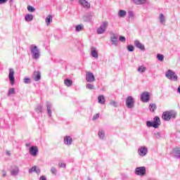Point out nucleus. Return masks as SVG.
Instances as JSON below:
<instances>
[{"mask_svg": "<svg viewBox=\"0 0 180 180\" xmlns=\"http://www.w3.org/2000/svg\"><path fill=\"white\" fill-rule=\"evenodd\" d=\"M147 153H148V149L146 146H141L138 149V154L141 157H145V155H147Z\"/></svg>", "mask_w": 180, "mask_h": 180, "instance_id": "8", "label": "nucleus"}, {"mask_svg": "<svg viewBox=\"0 0 180 180\" xmlns=\"http://www.w3.org/2000/svg\"><path fill=\"white\" fill-rule=\"evenodd\" d=\"M127 15V12L124 10H120L118 12L119 18H124Z\"/></svg>", "mask_w": 180, "mask_h": 180, "instance_id": "28", "label": "nucleus"}, {"mask_svg": "<svg viewBox=\"0 0 180 180\" xmlns=\"http://www.w3.org/2000/svg\"><path fill=\"white\" fill-rule=\"evenodd\" d=\"M91 56L94 57V58H98V57H99V56L98 54V49H96V48L92 46L91 48Z\"/></svg>", "mask_w": 180, "mask_h": 180, "instance_id": "19", "label": "nucleus"}, {"mask_svg": "<svg viewBox=\"0 0 180 180\" xmlns=\"http://www.w3.org/2000/svg\"><path fill=\"white\" fill-rule=\"evenodd\" d=\"M98 137L99 139H101V140H103V139H105V131L100 130L98 131Z\"/></svg>", "mask_w": 180, "mask_h": 180, "instance_id": "34", "label": "nucleus"}, {"mask_svg": "<svg viewBox=\"0 0 180 180\" xmlns=\"http://www.w3.org/2000/svg\"><path fill=\"white\" fill-rule=\"evenodd\" d=\"M162 117L163 120H165V122H169L171 119H175V117H176V112L172 110L165 111L162 113Z\"/></svg>", "mask_w": 180, "mask_h": 180, "instance_id": "1", "label": "nucleus"}, {"mask_svg": "<svg viewBox=\"0 0 180 180\" xmlns=\"http://www.w3.org/2000/svg\"><path fill=\"white\" fill-rule=\"evenodd\" d=\"M64 84L66 85V86H72V80L66 79L64 80Z\"/></svg>", "mask_w": 180, "mask_h": 180, "instance_id": "30", "label": "nucleus"}, {"mask_svg": "<svg viewBox=\"0 0 180 180\" xmlns=\"http://www.w3.org/2000/svg\"><path fill=\"white\" fill-rule=\"evenodd\" d=\"M172 154L174 158H176L177 160L180 159V149L179 148H175L173 149Z\"/></svg>", "mask_w": 180, "mask_h": 180, "instance_id": "16", "label": "nucleus"}, {"mask_svg": "<svg viewBox=\"0 0 180 180\" xmlns=\"http://www.w3.org/2000/svg\"><path fill=\"white\" fill-rule=\"evenodd\" d=\"M159 20L161 25H163L164 26L165 25V16L164 15L163 13H160Z\"/></svg>", "mask_w": 180, "mask_h": 180, "instance_id": "24", "label": "nucleus"}, {"mask_svg": "<svg viewBox=\"0 0 180 180\" xmlns=\"http://www.w3.org/2000/svg\"><path fill=\"white\" fill-rule=\"evenodd\" d=\"M6 155H8V157H11V152H9V150H7V151L6 152Z\"/></svg>", "mask_w": 180, "mask_h": 180, "instance_id": "51", "label": "nucleus"}, {"mask_svg": "<svg viewBox=\"0 0 180 180\" xmlns=\"http://www.w3.org/2000/svg\"><path fill=\"white\" fill-rule=\"evenodd\" d=\"M128 16L129 20H134V13L131 11H128Z\"/></svg>", "mask_w": 180, "mask_h": 180, "instance_id": "33", "label": "nucleus"}, {"mask_svg": "<svg viewBox=\"0 0 180 180\" xmlns=\"http://www.w3.org/2000/svg\"><path fill=\"white\" fill-rule=\"evenodd\" d=\"M177 92H178V94H180V86L177 89Z\"/></svg>", "mask_w": 180, "mask_h": 180, "instance_id": "53", "label": "nucleus"}, {"mask_svg": "<svg viewBox=\"0 0 180 180\" xmlns=\"http://www.w3.org/2000/svg\"><path fill=\"white\" fill-rule=\"evenodd\" d=\"M19 167L18 166H13L11 169V176H18L19 175Z\"/></svg>", "mask_w": 180, "mask_h": 180, "instance_id": "12", "label": "nucleus"}, {"mask_svg": "<svg viewBox=\"0 0 180 180\" xmlns=\"http://www.w3.org/2000/svg\"><path fill=\"white\" fill-rule=\"evenodd\" d=\"M118 39L119 37L117 36V34H112V35L110 36V41L112 42V44H113V46H117V43L119 41Z\"/></svg>", "mask_w": 180, "mask_h": 180, "instance_id": "13", "label": "nucleus"}, {"mask_svg": "<svg viewBox=\"0 0 180 180\" xmlns=\"http://www.w3.org/2000/svg\"><path fill=\"white\" fill-rule=\"evenodd\" d=\"M27 9L28 12H36V8L32 6H27Z\"/></svg>", "mask_w": 180, "mask_h": 180, "instance_id": "37", "label": "nucleus"}, {"mask_svg": "<svg viewBox=\"0 0 180 180\" xmlns=\"http://www.w3.org/2000/svg\"><path fill=\"white\" fill-rule=\"evenodd\" d=\"M13 94H15V89L13 88L9 89L8 91V96H11V95H13Z\"/></svg>", "mask_w": 180, "mask_h": 180, "instance_id": "39", "label": "nucleus"}, {"mask_svg": "<svg viewBox=\"0 0 180 180\" xmlns=\"http://www.w3.org/2000/svg\"><path fill=\"white\" fill-rule=\"evenodd\" d=\"M32 172H36L37 174H40V169H37V167L34 166L29 169V173L32 174Z\"/></svg>", "mask_w": 180, "mask_h": 180, "instance_id": "23", "label": "nucleus"}, {"mask_svg": "<svg viewBox=\"0 0 180 180\" xmlns=\"http://www.w3.org/2000/svg\"><path fill=\"white\" fill-rule=\"evenodd\" d=\"M46 110L49 117H51V103L49 101H46Z\"/></svg>", "mask_w": 180, "mask_h": 180, "instance_id": "22", "label": "nucleus"}, {"mask_svg": "<svg viewBox=\"0 0 180 180\" xmlns=\"http://www.w3.org/2000/svg\"><path fill=\"white\" fill-rule=\"evenodd\" d=\"M160 124H161V120L158 116H156L153 118V122H146V126L148 127H154V129H158V126H160Z\"/></svg>", "mask_w": 180, "mask_h": 180, "instance_id": "2", "label": "nucleus"}, {"mask_svg": "<svg viewBox=\"0 0 180 180\" xmlns=\"http://www.w3.org/2000/svg\"><path fill=\"white\" fill-rule=\"evenodd\" d=\"M141 101L144 103L150 101V93L148 91H144L141 94Z\"/></svg>", "mask_w": 180, "mask_h": 180, "instance_id": "9", "label": "nucleus"}, {"mask_svg": "<svg viewBox=\"0 0 180 180\" xmlns=\"http://www.w3.org/2000/svg\"><path fill=\"white\" fill-rule=\"evenodd\" d=\"M64 143L66 146H71L72 144V138L70 136H65Z\"/></svg>", "mask_w": 180, "mask_h": 180, "instance_id": "20", "label": "nucleus"}, {"mask_svg": "<svg viewBox=\"0 0 180 180\" xmlns=\"http://www.w3.org/2000/svg\"><path fill=\"white\" fill-rule=\"evenodd\" d=\"M154 136L156 139H161V132H155Z\"/></svg>", "mask_w": 180, "mask_h": 180, "instance_id": "44", "label": "nucleus"}, {"mask_svg": "<svg viewBox=\"0 0 180 180\" xmlns=\"http://www.w3.org/2000/svg\"><path fill=\"white\" fill-rule=\"evenodd\" d=\"M126 106L128 108V109L134 108V98L132 96H128L126 100Z\"/></svg>", "mask_w": 180, "mask_h": 180, "instance_id": "6", "label": "nucleus"}, {"mask_svg": "<svg viewBox=\"0 0 180 180\" xmlns=\"http://www.w3.org/2000/svg\"><path fill=\"white\" fill-rule=\"evenodd\" d=\"M97 119H99V114H96L93 117V120H96Z\"/></svg>", "mask_w": 180, "mask_h": 180, "instance_id": "48", "label": "nucleus"}, {"mask_svg": "<svg viewBox=\"0 0 180 180\" xmlns=\"http://www.w3.org/2000/svg\"><path fill=\"white\" fill-rule=\"evenodd\" d=\"M35 112H37V113H41V112H43V105H37L35 108Z\"/></svg>", "mask_w": 180, "mask_h": 180, "instance_id": "27", "label": "nucleus"}, {"mask_svg": "<svg viewBox=\"0 0 180 180\" xmlns=\"http://www.w3.org/2000/svg\"><path fill=\"white\" fill-rule=\"evenodd\" d=\"M45 22L47 25V26L50 25V22H53V16L51 15H49L46 16V18L45 20Z\"/></svg>", "mask_w": 180, "mask_h": 180, "instance_id": "25", "label": "nucleus"}, {"mask_svg": "<svg viewBox=\"0 0 180 180\" xmlns=\"http://www.w3.org/2000/svg\"><path fill=\"white\" fill-rule=\"evenodd\" d=\"M3 172V176H6V171L2 170Z\"/></svg>", "mask_w": 180, "mask_h": 180, "instance_id": "52", "label": "nucleus"}, {"mask_svg": "<svg viewBox=\"0 0 180 180\" xmlns=\"http://www.w3.org/2000/svg\"><path fill=\"white\" fill-rule=\"evenodd\" d=\"M165 77L166 78H167L168 79H171L172 81H178V75H176V73H175V72L171 70H168L165 72Z\"/></svg>", "mask_w": 180, "mask_h": 180, "instance_id": "4", "label": "nucleus"}, {"mask_svg": "<svg viewBox=\"0 0 180 180\" xmlns=\"http://www.w3.org/2000/svg\"><path fill=\"white\" fill-rule=\"evenodd\" d=\"M26 147H30V143H26Z\"/></svg>", "mask_w": 180, "mask_h": 180, "instance_id": "54", "label": "nucleus"}, {"mask_svg": "<svg viewBox=\"0 0 180 180\" xmlns=\"http://www.w3.org/2000/svg\"><path fill=\"white\" fill-rule=\"evenodd\" d=\"M156 57L159 61H164V55L158 53Z\"/></svg>", "mask_w": 180, "mask_h": 180, "instance_id": "38", "label": "nucleus"}, {"mask_svg": "<svg viewBox=\"0 0 180 180\" xmlns=\"http://www.w3.org/2000/svg\"><path fill=\"white\" fill-rule=\"evenodd\" d=\"M110 105L111 106H114V108H117V106H119V103H117V102L115 101H110Z\"/></svg>", "mask_w": 180, "mask_h": 180, "instance_id": "36", "label": "nucleus"}, {"mask_svg": "<svg viewBox=\"0 0 180 180\" xmlns=\"http://www.w3.org/2000/svg\"><path fill=\"white\" fill-rule=\"evenodd\" d=\"M32 78L36 82H37V81H40V79H41V72H40V71H34Z\"/></svg>", "mask_w": 180, "mask_h": 180, "instance_id": "14", "label": "nucleus"}, {"mask_svg": "<svg viewBox=\"0 0 180 180\" xmlns=\"http://www.w3.org/2000/svg\"><path fill=\"white\" fill-rule=\"evenodd\" d=\"M51 172L53 175H57V169L54 167L51 168Z\"/></svg>", "mask_w": 180, "mask_h": 180, "instance_id": "40", "label": "nucleus"}, {"mask_svg": "<svg viewBox=\"0 0 180 180\" xmlns=\"http://www.w3.org/2000/svg\"><path fill=\"white\" fill-rule=\"evenodd\" d=\"M146 167H139L135 169V174L139 176H144L146 175Z\"/></svg>", "mask_w": 180, "mask_h": 180, "instance_id": "7", "label": "nucleus"}, {"mask_svg": "<svg viewBox=\"0 0 180 180\" xmlns=\"http://www.w3.org/2000/svg\"><path fill=\"white\" fill-rule=\"evenodd\" d=\"M135 5H146L148 4V0H131Z\"/></svg>", "mask_w": 180, "mask_h": 180, "instance_id": "21", "label": "nucleus"}, {"mask_svg": "<svg viewBox=\"0 0 180 180\" xmlns=\"http://www.w3.org/2000/svg\"><path fill=\"white\" fill-rule=\"evenodd\" d=\"M120 41H122V43L126 42V37L123 36L120 37Z\"/></svg>", "mask_w": 180, "mask_h": 180, "instance_id": "47", "label": "nucleus"}, {"mask_svg": "<svg viewBox=\"0 0 180 180\" xmlns=\"http://www.w3.org/2000/svg\"><path fill=\"white\" fill-rule=\"evenodd\" d=\"M108 26H109V22H108V21L103 22L101 26L97 29V34H103V33L106 32Z\"/></svg>", "mask_w": 180, "mask_h": 180, "instance_id": "5", "label": "nucleus"}, {"mask_svg": "<svg viewBox=\"0 0 180 180\" xmlns=\"http://www.w3.org/2000/svg\"><path fill=\"white\" fill-rule=\"evenodd\" d=\"M98 103H101V105H105V96L103 95H101L98 97Z\"/></svg>", "mask_w": 180, "mask_h": 180, "instance_id": "26", "label": "nucleus"}, {"mask_svg": "<svg viewBox=\"0 0 180 180\" xmlns=\"http://www.w3.org/2000/svg\"><path fill=\"white\" fill-rule=\"evenodd\" d=\"M29 150L30 154L33 157H36V155H37V153H39V148H37V146H31Z\"/></svg>", "mask_w": 180, "mask_h": 180, "instance_id": "15", "label": "nucleus"}, {"mask_svg": "<svg viewBox=\"0 0 180 180\" xmlns=\"http://www.w3.org/2000/svg\"><path fill=\"white\" fill-rule=\"evenodd\" d=\"M149 110H150V112H155V110H157V105H155V103H150L149 105Z\"/></svg>", "mask_w": 180, "mask_h": 180, "instance_id": "31", "label": "nucleus"}, {"mask_svg": "<svg viewBox=\"0 0 180 180\" xmlns=\"http://www.w3.org/2000/svg\"><path fill=\"white\" fill-rule=\"evenodd\" d=\"M86 80L87 82H95V76L93 72H87L86 73Z\"/></svg>", "mask_w": 180, "mask_h": 180, "instance_id": "11", "label": "nucleus"}, {"mask_svg": "<svg viewBox=\"0 0 180 180\" xmlns=\"http://www.w3.org/2000/svg\"><path fill=\"white\" fill-rule=\"evenodd\" d=\"M134 44L137 49H139V50H141L142 51H144L146 50V47L143 44H141L139 40L134 41Z\"/></svg>", "mask_w": 180, "mask_h": 180, "instance_id": "18", "label": "nucleus"}, {"mask_svg": "<svg viewBox=\"0 0 180 180\" xmlns=\"http://www.w3.org/2000/svg\"><path fill=\"white\" fill-rule=\"evenodd\" d=\"M84 29V25H76L75 27V30L76 32H81Z\"/></svg>", "mask_w": 180, "mask_h": 180, "instance_id": "35", "label": "nucleus"}, {"mask_svg": "<svg viewBox=\"0 0 180 180\" xmlns=\"http://www.w3.org/2000/svg\"><path fill=\"white\" fill-rule=\"evenodd\" d=\"M24 84H32V80L29 77H25L24 79Z\"/></svg>", "mask_w": 180, "mask_h": 180, "instance_id": "42", "label": "nucleus"}, {"mask_svg": "<svg viewBox=\"0 0 180 180\" xmlns=\"http://www.w3.org/2000/svg\"><path fill=\"white\" fill-rule=\"evenodd\" d=\"M8 0H0V5H3L4 4H6ZM10 2H13V0H10Z\"/></svg>", "mask_w": 180, "mask_h": 180, "instance_id": "46", "label": "nucleus"}, {"mask_svg": "<svg viewBox=\"0 0 180 180\" xmlns=\"http://www.w3.org/2000/svg\"><path fill=\"white\" fill-rule=\"evenodd\" d=\"M60 168H65V163H59Z\"/></svg>", "mask_w": 180, "mask_h": 180, "instance_id": "49", "label": "nucleus"}, {"mask_svg": "<svg viewBox=\"0 0 180 180\" xmlns=\"http://www.w3.org/2000/svg\"><path fill=\"white\" fill-rule=\"evenodd\" d=\"M25 19L26 22H32V20H33V15L27 14V15H25Z\"/></svg>", "mask_w": 180, "mask_h": 180, "instance_id": "32", "label": "nucleus"}, {"mask_svg": "<svg viewBox=\"0 0 180 180\" xmlns=\"http://www.w3.org/2000/svg\"><path fill=\"white\" fill-rule=\"evenodd\" d=\"M70 1H72V0H70Z\"/></svg>", "mask_w": 180, "mask_h": 180, "instance_id": "55", "label": "nucleus"}, {"mask_svg": "<svg viewBox=\"0 0 180 180\" xmlns=\"http://www.w3.org/2000/svg\"><path fill=\"white\" fill-rule=\"evenodd\" d=\"M79 4L85 9H89V8H91V4L86 1V0H79Z\"/></svg>", "mask_w": 180, "mask_h": 180, "instance_id": "17", "label": "nucleus"}, {"mask_svg": "<svg viewBox=\"0 0 180 180\" xmlns=\"http://www.w3.org/2000/svg\"><path fill=\"white\" fill-rule=\"evenodd\" d=\"M15 71L13 68L9 69V74H8V79L11 84V85L15 84Z\"/></svg>", "mask_w": 180, "mask_h": 180, "instance_id": "10", "label": "nucleus"}, {"mask_svg": "<svg viewBox=\"0 0 180 180\" xmlns=\"http://www.w3.org/2000/svg\"><path fill=\"white\" fill-rule=\"evenodd\" d=\"M127 50L128 51H130V52L134 51V46L132 45H128Z\"/></svg>", "mask_w": 180, "mask_h": 180, "instance_id": "43", "label": "nucleus"}, {"mask_svg": "<svg viewBox=\"0 0 180 180\" xmlns=\"http://www.w3.org/2000/svg\"><path fill=\"white\" fill-rule=\"evenodd\" d=\"M30 51L31 54L32 56V58L34 60H37V58H39L40 57V51L39 50V48L34 44H32L30 46Z\"/></svg>", "mask_w": 180, "mask_h": 180, "instance_id": "3", "label": "nucleus"}, {"mask_svg": "<svg viewBox=\"0 0 180 180\" xmlns=\"http://www.w3.org/2000/svg\"><path fill=\"white\" fill-rule=\"evenodd\" d=\"M146 70H147L146 67H144V65H140V66H139L137 71H138V72H141L143 74V72H146Z\"/></svg>", "mask_w": 180, "mask_h": 180, "instance_id": "29", "label": "nucleus"}, {"mask_svg": "<svg viewBox=\"0 0 180 180\" xmlns=\"http://www.w3.org/2000/svg\"><path fill=\"white\" fill-rule=\"evenodd\" d=\"M86 88L87 89H94L95 86H94V84H87Z\"/></svg>", "mask_w": 180, "mask_h": 180, "instance_id": "45", "label": "nucleus"}, {"mask_svg": "<svg viewBox=\"0 0 180 180\" xmlns=\"http://www.w3.org/2000/svg\"><path fill=\"white\" fill-rule=\"evenodd\" d=\"M92 17L91 15H84V19L86 22H90Z\"/></svg>", "mask_w": 180, "mask_h": 180, "instance_id": "41", "label": "nucleus"}, {"mask_svg": "<svg viewBox=\"0 0 180 180\" xmlns=\"http://www.w3.org/2000/svg\"><path fill=\"white\" fill-rule=\"evenodd\" d=\"M39 180H47V177L46 176H41Z\"/></svg>", "mask_w": 180, "mask_h": 180, "instance_id": "50", "label": "nucleus"}]
</instances>
